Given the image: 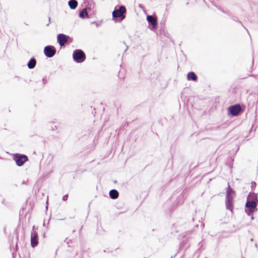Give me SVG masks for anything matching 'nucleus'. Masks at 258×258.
Masks as SVG:
<instances>
[{"label":"nucleus","instance_id":"f257e3e1","mask_svg":"<svg viewBox=\"0 0 258 258\" xmlns=\"http://www.w3.org/2000/svg\"><path fill=\"white\" fill-rule=\"evenodd\" d=\"M257 205V199L256 198L253 200H250L248 198L247 201L246 203L245 206L247 209L245 210V212L248 215L252 214L254 211L256 206Z\"/></svg>","mask_w":258,"mask_h":258},{"label":"nucleus","instance_id":"ddd939ff","mask_svg":"<svg viewBox=\"0 0 258 258\" xmlns=\"http://www.w3.org/2000/svg\"><path fill=\"white\" fill-rule=\"evenodd\" d=\"M118 195V192L116 189H111L109 192V196L112 199H116Z\"/></svg>","mask_w":258,"mask_h":258},{"label":"nucleus","instance_id":"a211bd4d","mask_svg":"<svg viewBox=\"0 0 258 258\" xmlns=\"http://www.w3.org/2000/svg\"><path fill=\"white\" fill-rule=\"evenodd\" d=\"M251 219H253V216H252V217H251Z\"/></svg>","mask_w":258,"mask_h":258},{"label":"nucleus","instance_id":"dca6fc26","mask_svg":"<svg viewBox=\"0 0 258 258\" xmlns=\"http://www.w3.org/2000/svg\"><path fill=\"white\" fill-rule=\"evenodd\" d=\"M229 191L230 192V196L233 198V194H234V191L231 188H230L229 186L228 187V190L227 191V194H228V192Z\"/></svg>","mask_w":258,"mask_h":258},{"label":"nucleus","instance_id":"6e6552de","mask_svg":"<svg viewBox=\"0 0 258 258\" xmlns=\"http://www.w3.org/2000/svg\"><path fill=\"white\" fill-rule=\"evenodd\" d=\"M232 200L233 197H231L230 195V192L229 191L228 194L226 195V206L227 209L232 211L233 206H232Z\"/></svg>","mask_w":258,"mask_h":258},{"label":"nucleus","instance_id":"2eb2a0df","mask_svg":"<svg viewBox=\"0 0 258 258\" xmlns=\"http://www.w3.org/2000/svg\"><path fill=\"white\" fill-rule=\"evenodd\" d=\"M79 17L82 19L88 18V14L86 9H84L79 13Z\"/></svg>","mask_w":258,"mask_h":258},{"label":"nucleus","instance_id":"9b49d317","mask_svg":"<svg viewBox=\"0 0 258 258\" xmlns=\"http://www.w3.org/2000/svg\"><path fill=\"white\" fill-rule=\"evenodd\" d=\"M187 79L188 81H196L197 80V77L196 75L192 72H189L187 74Z\"/></svg>","mask_w":258,"mask_h":258},{"label":"nucleus","instance_id":"9d476101","mask_svg":"<svg viewBox=\"0 0 258 258\" xmlns=\"http://www.w3.org/2000/svg\"><path fill=\"white\" fill-rule=\"evenodd\" d=\"M147 20L149 23H151L153 27H156L157 25V21L156 19L153 17L152 16H147Z\"/></svg>","mask_w":258,"mask_h":258},{"label":"nucleus","instance_id":"f03ea898","mask_svg":"<svg viewBox=\"0 0 258 258\" xmlns=\"http://www.w3.org/2000/svg\"><path fill=\"white\" fill-rule=\"evenodd\" d=\"M73 57L74 61L77 63L83 62L86 58L85 54L81 49H76L74 50Z\"/></svg>","mask_w":258,"mask_h":258},{"label":"nucleus","instance_id":"39448f33","mask_svg":"<svg viewBox=\"0 0 258 258\" xmlns=\"http://www.w3.org/2000/svg\"><path fill=\"white\" fill-rule=\"evenodd\" d=\"M44 53L47 57H52L56 53V49L51 45L46 46L44 49Z\"/></svg>","mask_w":258,"mask_h":258},{"label":"nucleus","instance_id":"20e7f679","mask_svg":"<svg viewBox=\"0 0 258 258\" xmlns=\"http://www.w3.org/2000/svg\"><path fill=\"white\" fill-rule=\"evenodd\" d=\"M14 160L16 161L18 166H21L28 160V157L26 155L17 154L14 155Z\"/></svg>","mask_w":258,"mask_h":258},{"label":"nucleus","instance_id":"f8f14e48","mask_svg":"<svg viewBox=\"0 0 258 258\" xmlns=\"http://www.w3.org/2000/svg\"><path fill=\"white\" fill-rule=\"evenodd\" d=\"M68 5L71 9H75L78 5V2L76 0H70L68 2Z\"/></svg>","mask_w":258,"mask_h":258},{"label":"nucleus","instance_id":"7ed1b4c3","mask_svg":"<svg viewBox=\"0 0 258 258\" xmlns=\"http://www.w3.org/2000/svg\"><path fill=\"white\" fill-rule=\"evenodd\" d=\"M126 12V9L124 6H121L119 7L118 9L114 10L112 12V16L113 18H121V19L125 18L124 14Z\"/></svg>","mask_w":258,"mask_h":258},{"label":"nucleus","instance_id":"1a4fd4ad","mask_svg":"<svg viewBox=\"0 0 258 258\" xmlns=\"http://www.w3.org/2000/svg\"><path fill=\"white\" fill-rule=\"evenodd\" d=\"M57 41L60 46H62L68 41V36L63 34H59L57 35Z\"/></svg>","mask_w":258,"mask_h":258},{"label":"nucleus","instance_id":"0eeeda50","mask_svg":"<svg viewBox=\"0 0 258 258\" xmlns=\"http://www.w3.org/2000/svg\"><path fill=\"white\" fill-rule=\"evenodd\" d=\"M241 110V107L239 104H236L229 108V112L233 116H237Z\"/></svg>","mask_w":258,"mask_h":258},{"label":"nucleus","instance_id":"4468645a","mask_svg":"<svg viewBox=\"0 0 258 258\" xmlns=\"http://www.w3.org/2000/svg\"><path fill=\"white\" fill-rule=\"evenodd\" d=\"M36 63V61L35 59L34 58H32L30 59V60L28 62V63L27 64V66H28V68H29L30 69H33L35 67Z\"/></svg>","mask_w":258,"mask_h":258},{"label":"nucleus","instance_id":"423d86ee","mask_svg":"<svg viewBox=\"0 0 258 258\" xmlns=\"http://www.w3.org/2000/svg\"><path fill=\"white\" fill-rule=\"evenodd\" d=\"M38 244V234L37 233L34 231V226L33 227V229L31 234V245L32 247H35Z\"/></svg>","mask_w":258,"mask_h":258},{"label":"nucleus","instance_id":"f3484780","mask_svg":"<svg viewBox=\"0 0 258 258\" xmlns=\"http://www.w3.org/2000/svg\"><path fill=\"white\" fill-rule=\"evenodd\" d=\"M68 198V195H65L63 196L62 197V200L63 201H66Z\"/></svg>","mask_w":258,"mask_h":258}]
</instances>
